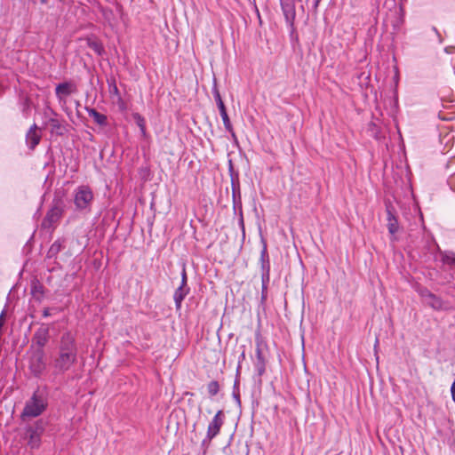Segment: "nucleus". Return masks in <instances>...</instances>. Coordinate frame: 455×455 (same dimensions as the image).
I'll use <instances>...</instances> for the list:
<instances>
[{"instance_id": "nucleus-33", "label": "nucleus", "mask_w": 455, "mask_h": 455, "mask_svg": "<svg viewBox=\"0 0 455 455\" xmlns=\"http://www.w3.org/2000/svg\"><path fill=\"white\" fill-rule=\"evenodd\" d=\"M41 289H42V287H41V286H36V285H35V286L33 287L32 291H33V293H36V292H37V291L42 293Z\"/></svg>"}, {"instance_id": "nucleus-5", "label": "nucleus", "mask_w": 455, "mask_h": 455, "mask_svg": "<svg viewBox=\"0 0 455 455\" xmlns=\"http://www.w3.org/2000/svg\"><path fill=\"white\" fill-rule=\"evenodd\" d=\"M261 261V283H262V291H261V301L264 302L267 299V285L270 280V264L268 259V254L266 247L263 248L260 255Z\"/></svg>"}, {"instance_id": "nucleus-25", "label": "nucleus", "mask_w": 455, "mask_h": 455, "mask_svg": "<svg viewBox=\"0 0 455 455\" xmlns=\"http://www.w3.org/2000/svg\"><path fill=\"white\" fill-rule=\"evenodd\" d=\"M49 123H50L52 130L59 131L61 128L60 124L58 119L51 118L49 120Z\"/></svg>"}, {"instance_id": "nucleus-16", "label": "nucleus", "mask_w": 455, "mask_h": 455, "mask_svg": "<svg viewBox=\"0 0 455 455\" xmlns=\"http://www.w3.org/2000/svg\"><path fill=\"white\" fill-rule=\"evenodd\" d=\"M387 215L388 231L391 235H395L398 231V221L389 206H387Z\"/></svg>"}, {"instance_id": "nucleus-23", "label": "nucleus", "mask_w": 455, "mask_h": 455, "mask_svg": "<svg viewBox=\"0 0 455 455\" xmlns=\"http://www.w3.org/2000/svg\"><path fill=\"white\" fill-rule=\"evenodd\" d=\"M233 197H234V211L235 212H236L237 211H239V214H240V225L242 226V228H243V212H242V204H241V201H236L235 199V192L233 193Z\"/></svg>"}, {"instance_id": "nucleus-29", "label": "nucleus", "mask_w": 455, "mask_h": 455, "mask_svg": "<svg viewBox=\"0 0 455 455\" xmlns=\"http://www.w3.org/2000/svg\"><path fill=\"white\" fill-rule=\"evenodd\" d=\"M245 359V351L243 350V352L241 353V355H239V358H238V366H237V372L239 371L240 368H241V363Z\"/></svg>"}, {"instance_id": "nucleus-37", "label": "nucleus", "mask_w": 455, "mask_h": 455, "mask_svg": "<svg viewBox=\"0 0 455 455\" xmlns=\"http://www.w3.org/2000/svg\"><path fill=\"white\" fill-rule=\"evenodd\" d=\"M433 30H434L435 33H437V29H436V28H433Z\"/></svg>"}, {"instance_id": "nucleus-24", "label": "nucleus", "mask_w": 455, "mask_h": 455, "mask_svg": "<svg viewBox=\"0 0 455 455\" xmlns=\"http://www.w3.org/2000/svg\"><path fill=\"white\" fill-rule=\"evenodd\" d=\"M61 250V244L59 241H55L48 251V256L52 257Z\"/></svg>"}, {"instance_id": "nucleus-27", "label": "nucleus", "mask_w": 455, "mask_h": 455, "mask_svg": "<svg viewBox=\"0 0 455 455\" xmlns=\"http://www.w3.org/2000/svg\"><path fill=\"white\" fill-rule=\"evenodd\" d=\"M448 184L451 189L455 192V173L449 178Z\"/></svg>"}, {"instance_id": "nucleus-21", "label": "nucleus", "mask_w": 455, "mask_h": 455, "mask_svg": "<svg viewBox=\"0 0 455 455\" xmlns=\"http://www.w3.org/2000/svg\"><path fill=\"white\" fill-rule=\"evenodd\" d=\"M132 118L135 122V124L139 126L141 133L143 135L146 134V121L145 118L139 113H133Z\"/></svg>"}, {"instance_id": "nucleus-3", "label": "nucleus", "mask_w": 455, "mask_h": 455, "mask_svg": "<svg viewBox=\"0 0 455 455\" xmlns=\"http://www.w3.org/2000/svg\"><path fill=\"white\" fill-rule=\"evenodd\" d=\"M21 438L29 450H38L42 444V436L45 432L48 422L43 419L33 422H23Z\"/></svg>"}, {"instance_id": "nucleus-7", "label": "nucleus", "mask_w": 455, "mask_h": 455, "mask_svg": "<svg viewBox=\"0 0 455 455\" xmlns=\"http://www.w3.org/2000/svg\"><path fill=\"white\" fill-rule=\"evenodd\" d=\"M281 8L289 27L291 36L295 33L296 8L295 0H280Z\"/></svg>"}, {"instance_id": "nucleus-17", "label": "nucleus", "mask_w": 455, "mask_h": 455, "mask_svg": "<svg viewBox=\"0 0 455 455\" xmlns=\"http://www.w3.org/2000/svg\"><path fill=\"white\" fill-rule=\"evenodd\" d=\"M86 111L88 113V115L93 118V120L95 121V123H97L98 124L101 125V126H105L107 125L108 124V119H107V116L103 114H100V112H98L96 109L94 108H86Z\"/></svg>"}, {"instance_id": "nucleus-9", "label": "nucleus", "mask_w": 455, "mask_h": 455, "mask_svg": "<svg viewBox=\"0 0 455 455\" xmlns=\"http://www.w3.org/2000/svg\"><path fill=\"white\" fill-rule=\"evenodd\" d=\"M46 363L44 360V349H36L29 359V369L36 376H40L45 370Z\"/></svg>"}, {"instance_id": "nucleus-14", "label": "nucleus", "mask_w": 455, "mask_h": 455, "mask_svg": "<svg viewBox=\"0 0 455 455\" xmlns=\"http://www.w3.org/2000/svg\"><path fill=\"white\" fill-rule=\"evenodd\" d=\"M36 131L37 125L34 124L26 134V142L30 149H34L41 140V135Z\"/></svg>"}, {"instance_id": "nucleus-26", "label": "nucleus", "mask_w": 455, "mask_h": 455, "mask_svg": "<svg viewBox=\"0 0 455 455\" xmlns=\"http://www.w3.org/2000/svg\"><path fill=\"white\" fill-rule=\"evenodd\" d=\"M180 284L182 285H188V275L186 271V267L183 266L182 271H181V282Z\"/></svg>"}, {"instance_id": "nucleus-35", "label": "nucleus", "mask_w": 455, "mask_h": 455, "mask_svg": "<svg viewBox=\"0 0 455 455\" xmlns=\"http://www.w3.org/2000/svg\"><path fill=\"white\" fill-rule=\"evenodd\" d=\"M321 0H315V7L316 8Z\"/></svg>"}, {"instance_id": "nucleus-34", "label": "nucleus", "mask_w": 455, "mask_h": 455, "mask_svg": "<svg viewBox=\"0 0 455 455\" xmlns=\"http://www.w3.org/2000/svg\"><path fill=\"white\" fill-rule=\"evenodd\" d=\"M112 92H113L115 94H118V89H117V87H116V84H114V85H113V90H112Z\"/></svg>"}, {"instance_id": "nucleus-19", "label": "nucleus", "mask_w": 455, "mask_h": 455, "mask_svg": "<svg viewBox=\"0 0 455 455\" xmlns=\"http://www.w3.org/2000/svg\"><path fill=\"white\" fill-rule=\"evenodd\" d=\"M87 45L98 55H102L104 52L103 45L98 40L88 39Z\"/></svg>"}, {"instance_id": "nucleus-32", "label": "nucleus", "mask_w": 455, "mask_h": 455, "mask_svg": "<svg viewBox=\"0 0 455 455\" xmlns=\"http://www.w3.org/2000/svg\"><path fill=\"white\" fill-rule=\"evenodd\" d=\"M50 315H51V314H50V309H49V308H47V307H46V308H44V309L43 310V316H44V317H48V316H50Z\"/></svg>"}, {"instance_id": "nucleus-31", "label": "nucleus", "mask_w": 455, "mask_h": 455, "mask_svg": "<svg viewBox=\"0 0 455 455\" xmlns=\"http://www.w3.org/2000/svg\"><path fill=\"white\" fill-rule=\"evenodd\" d=\"M451 393L452 400L455 403V379H454V381H453V383L451 385Z\"/></svg>"}, {"instance_id": "nucleus-6", "label": "nucleus", "mask_w": 455, "mask_h": 455, "mask_svg": "<svg viewBox=\"0 0 455 455\" xmlns=\"http://www.w3.org/2000/svg\"><path fill=\"white\" fill-rule=\"evenodd\" d=\"M223 424L224 414L223 411L220 410L210 422L207 428L206 437L203 440L202 445L208 444L214 437H216L219 435Z\"/></svg>"}, {"instance_id": "nucleus-18", "label": "nucleus", "mask_w": 455, "mask_h": 455, "mask_svg": "<svg viewBox=\"0 0 455 455\" xmlns=\"http://www.w3.org/2000/svg\"><path fill=\"white\" fill-rule=\"evenodd\" d=\"M425 303L435 310L443 308V300L434 293L427 295V299L425 300Z\"/></svg>"}, {"instance_id": "nucleus-20", "label": "nucleus", "mask_w": 455, "mask_h": 455, "mask_svg": "<svg viewBox=\"0 0 455 455\" xmlns=\"http://www.w3.org/2000/svg\"><path fill=\"white\" fill-rule=\"evenodd\" d=\"M442 261L443 264L450 265L455 268V253L453 251L441 252Z\"/></svg>"}, {"instance_id": "nucleus-4", "label": "nucleus", "mask_w": 455, "mask_h": 455, "mask_svg": "<svg viewBox=\"0 0 455 455\" xmlns=\"http://www.w3.org/2000/svg\"><path fill=\"white\" fill-rule=\"evenodd\" d=\"M92 200L93 193L88 186H80L74 191V204L76 210L89 209Z\"/></svg>"}, {"instance_id": "nucleus-1", "label": "nucleus", "mask_w": 455, "mask_h": 455, "mask_svg": "<svg viewBox=\"0 0 455 455\" xmlns=\"http://www.w3.org/2000/svg\"><path fill=\"white\" fill-rule=\"evenodd\" d=\"M77 360V346L74 335L67 331L60 337L58 355L54 359L53 366L58 372H65Z\"/></svg>"}, {"instance_id": "nucleus-36", "label": "nucleus", "mask_w": 455, "mask_h": 455, "mask_svg": "<svg viewBox=\"0 0 455 455\" xmlns=\"http://www.w3.org/2000/svg\"><path fill=\"white\" fill-rule=\"evenodd\" d=\"M234 397H235L238 402L240 401V400H239V395H238L234 394Z\"/></svg>"}, {"instance_id": "nucleus-12", "label": "nucleus", "mask_w": 455, "mask_h": 455, "mask_svg": "<svg viewBox=\"0 0 455 455\" xmlns=\"http://www.w3.org/2000/svg\"><path fill=\"white\" fill-rule=\"evenodd\" d=\"M49 327L43 323L34 333L32 343L37 346L36 349H44L49 340Z\"/></svg>"}, {"instance_id": "nucleus-28", "label": "nucleus", "mask_w": 455, "mask_h": 455, "mask_svg": "<svg viewBox=\"0 0 455 455\" xmlns=\"http://www.w3.org/2000/svg\"><path fill=\"white\" fill-rule=\"evenodd\" d=\"M29 108H30L29 100L28 99H26L23 102V108H22V111L24 114H26V116L28 115V111Z\"/></svg>"}, {"instance_id": "nucleus-11", "label": "nucleus", "mask_w": 455, "mask_h": 455, "mask_svg": "<svg viewBox=\"0 0 455 455\" xmlns=\"http://www.w3.org/2000/svg\"><path fill=\"white\" fill-rule=\"evenodd\" d=\"M63 214V208L60 204H56L53 205L46 213L44 217L42 226L44 228H51L53 225H55L61 218Z\"/></svg>"}, {"instance_id": "nucleus-30", "label": "nucleus", "mask_w": 455, "mask_h": 455, "mask_svg": "<svg viewBox=\"0 0 455 455\" xmlns=\"http://www.w3.org/2000/svg\"><path fill=\"white\" fill-rule=\"evenodd\" d=\"M428 294H433V293L430 291H428L427 289H423L420 291V296L423 298L424 301L426 299H427Z\"/></svg>"}, {"instance_id": "nucleus-2", "label": "nucleus", "mask_w": 455, "mask_h": 455, "mask_svg": "<svg viewBox=\"0 0 455 455\" xmlns=\"http://www.w3.org/2000/svg\"><path fill=\"white\" fill-rule=\"evenodd\" d=\"M48 407L47 394L44 390L37 388L31 397L26 401L25 406L20 413L22 422L29 421L31 419L42 415Z\"/></svg>"}, {"instance_id": "nucleus-15", "label": "nucleus", "mask_w": 455, "mask_h": 455, "mask_svg": "<svg viewBox=\"0 0 455 455\" xmlns=\"http://www.w3.org/2000/svg\"><path fill=\"white\" fill-rule=\"evenodd\" d=\"M190 288L188 285H182L180 284V286L175 290L173 294V299L175 302V307L176 310H180L181 308V303L186 298V296L189 293Z\"/></svg>"}, {"instance_id": "nucleus-13", "label": "nucleus", "mask_w": 455, "mask_h": 455, "mask_svg": "<svg viewBox=\"0 0 455 455\" xmlns=\"http://www.w3.org/2000/svg\"><path fill=\"white\" fill-rule=\"evenodd\" d=\"M77 92V87L75 83L69 81V82H64L60 83L56 85L55 87V94L57 99L60 101L64 100V99L73 93H76Z\"/></svg>"}, {"instance_id": "nucleus-22", "label": "nucleus", "mask_w": 455, "mask_h": 455, "mask_svg": "<svg viewBox=\"0 0 455 455\" xmlns=\"http://www.w3.org/2000/svg\"><path fill=\"white\" fill-rule=\"evenodd\" d=\"M207 391L211 396L216 395L220 391V384L216 380H212L207 385Z\"/></svg>"}, {"instance_id": "nucleus-8", "label": "nucleus", "mask_w": 455, "mask_h": 455, "mask_svg": "<svg viewBox=\"0 0 455 455\" xmlns=\"http://www.w3.org/2000/svg\"><path fill=\"white\" fill-rule=\"evenodd\" d=\"M212 93H213L214 100L216 101L217 107L219 108L220 116L222 118V121H223V124H224V126H225L226 130L233 137H235V132H234L233 126L231 124L230 119L228 117V112H227V109H226V107H225V104H224V102L222 100V98L220 96V93L216 84H214V86L212 88Z\"/></svg>"}, {"instance_id": "nucleus-10", "label": "nucleus", "mask_w": 455, "mask_h": 455, "mask_svg": "<svg viewBox=\"0 0 455 455\" xmlns=\"http://www.w3.org/2000/svg\"><path fill=\"white\" fill-rule=\"evenodd\" d=\"M256 359L254 361V368L258 374V376L260 378L266 371V363L267 360L265 355H263L262 346H263V340L259 334L256 335Z\"/></svg>"}]
</instances>
